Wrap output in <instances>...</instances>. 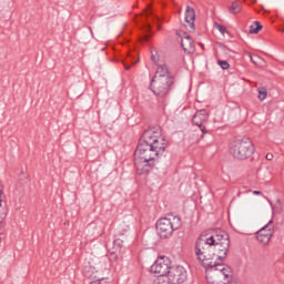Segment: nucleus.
<instances>
[{"mask_svg":"<svg viewBox=\"0 0 284 284\" xmlns=\"http://www.w3.org/2000/svg\"><path fill=\"white\" fill-rule=\"evenodd\" d=\"M230 252V236L224 231L213 235H200L195 242V256L205 267L214 261H225Z\"/></svg>","mask_w":284,"mask_h":284,"instance_id":"nucleus-1","label":"nucleus"},{"mask_svg":"<svg viewBox=\"0 0 284 284\" xmlns=\"http://www.w3.org/2000/svg\"><path fill=\"white\" fill-rule=\"evenodd\" d=\"M225 260H215L206 264V281L209 284H227L232 281V267L223 263Z\"/></svg>","mask_w":284,"mask_h":284,"instance_id":"nucleus-2","label":"nucleus"},{"mask_svg":"<svg viewBox=\"0 0 284 284\" xmlns=\"http://www.w3.org/2000/svg\"><path fill=\"white\" fill-rule=\"evenodd\" d=\"M181 216L174 214H168L164 217H161L156 222V231L161 239H170L174 231L181 227Z\"/></svg>","mask_w":284,"mask_h":284,"instance_id":"nucleus-3","label":"nucleus"},{"mask_svg":"<svg viewBox=\"0 0 284 284\" xmlns=\"http://www.w3.org/2000/svg\"><path fill=\"white\" fill-rule=\"evenodd\" d=\"M230 153L234 159H239L240 161H245L250 159L252 154H254V144L250 138H242L241 140H235L230 145Z\"/></svg>","mask_w":284,"mask_h":284,"instance_id":"nucleus-4","label":"nucleus"},{"mask_svg":"<svg viewBox=\"0 0 284 284\" xmlns=\"http://www.w3.org/2000/svg\"><path fill=\"white\" fill-rule=\"evenodd\" d=\"M142 134L144 135L145 141L151 144V148L158 156L165 152V148H168V140H165V136L161 134V128L155 126L148 129Z\"/></svg>","mask_w":284,"mask_h":284,"instance_id":"nucleus-5","label":"nucleus"},{"mask_svg":"<svg viewBox=\"0 0 284 284\" xmlns=\"http://www.w3.org/2000/svg\"><path fill=\"white\" fill-rule=\"evenodd\" d=\"M134 158L142 159L144 161H153L155 163L156 159L159 158L152 145L148 142V140H145V135H143V133L135 149Z\"/></svg>","mask_w":284,"mask_h":284,"instance_id":"nucleus-6","label":"nucleus"},{"mask_svg":"<svg viewBox=\"0 0 284 284\" xmlns=\"http://www.w3.org/2000/svg\"><path fill=\"white\" fill-rule=\"evenodd\" d=\"M172 85H174V78L163 80H151V90L153 94L158 97L159 101H165V99H168V94H170Z\"/></svg>","mask_w":284,"mask_h":284,"instance_id":"nucleus-7","label":"nucleus"},{"mask_svg":"<svg viewBox=\"0 0 284 284\" xmlns=\"http://www.w3.org/2000/svg\"><path fill=\"white\" fill-rule=\"evenodd\" d=\"M171 268L170 258L165 256L159 257L151 266V272H153V274H158V278L155 280L154 284H164L165 276H168Z\"/></svg>","mask_w":284,"mask_h":284,"instance_id":"nucleus-8","label":"nucleus"},{"mask_svg":"<svg viewBox=\"0 0 284 284\" xmlns=\"http://www.w3.org/2000/svg\"><path fill=\"white\" fill-rule=\"evenodd\" d=\"M166 278L170 284H183L187 278V271L183 266L171 267Z\"/></svg>","mask_w":284,"mask_h":284,"instance_id":"nucleus-9","label":"nucleus"},{"mask_svg":"<svg viewBox=\"0 0 284 284\" xmlns=\"http://www.w3.org/2000/svg\"><path fill=\"white\" fill-rule=\"evenodd\" d=\"M154 165H156V162H153L150 160H143L140 158H134V168H135L136 174L139 175L150 174V172L154 170Z\"/></svg>","mask_w":284,"mask_h":284,"instance_id":"nucleus-10","label":"nucleus"},{"mask_svg":"<svg viewBox=\"0 0 284 284\" xmlns=\"http://www.w3.org/2000/svg\"><path fill=\"white\" fill-rule=\"evenodd\" d=\"M273 221L271 220L266 225H264L260 231L256 232V240L263 245H267L272 240L274 234V227L272 226Z\"/></svg>","mask_w":284,"mask_h":284,"instance_id":"nucleus-11","label":"nucleus"},{"mask_svg":"<svg viewBox=\"0 0 284 284\" xmlns=\"http://www.w3.org/2000/svg\"><path fill=\"white\" fill-rule=\"evenodd\" d=\"M193 124L200 128L202 134H205V123H207V111L205 109L196 111L193 115Z\"/></svg>","mask_w":284,"mask_h":284,"instance_id":"nucleus-12","label":"nucleus"},{"mask_svg":"<svg viewBox=\"0 0 284 284\" xmlns=\"http://www.w3.org/2000/svg\"><path fill=\"white\" fill-rule=\"evenodd\" d=\"M163 79H174V77L170 74V69L165 63L158 64L155 75L153 77L152 80H163Z\"/></svg>","mask_w":284,"mask_h":284,"instance_id":"nucleus-13","label":"nucleus"},{"mask_svg":"<svg viewBox=\"0 0 284 284\" xmlns=\"http://www.w3.org/2000/svg\"><path fill=\"white\" fill-rule=\"evenodd\" d=\"M185 22H186V27L189 28V30H194V21H196V13L194 11V8L191 7H186L185 10Z\"/></svg>","mask_w":284,"mask_h":284,"instance_id":"nucleus-14","label":"nucleus"},{"mask_svg":"<svg viewBox=\"0 0 284 284\" xmlns=\"http://www.w3.org/2000/svg\"><path fill=\"white\" fill-rule=\"evenodd\" d=\"M181 45L184 52H187V54H192L195 51L194 41L186 33H184V37L181 40Z\"/></svg>","mask_w":284,"mask_h":284,"instance_id":"nucleus-15","label":"nucleus"},{"mask_svg":"<svg viewBox=\"0 0 284 284\" xmlns=\"http://www.w3.org/2000/svg\"><path fill=\"white\" fill-rule=\"evenodd\" d=\"M144 17H146V30L150 31L151 30L150 20L159 21V17L154 16V12L150 7L144 11Z\"/></svg>","mask_w":284,"mask_h":284,"instance_id":"nucleus-16","label":"nucleus"},{"mask_svg":"<svg viewBox=\"0 0 284 284\" xmlns=\"http://www.w3.org/2000/svg\"><path fill=\"white\" fill-rule=\"evenodd\" d=\"M229 10L231 14H239V12L242 10L241 3L237 1L233 2Z\"/></svg>","mask_w":284,"mask_h":284,"instance_id":"nucleus-17","label":"nucleus"},{"mask_svg":"<svg viewBox=\"0 0 284 284\" xmlns=\"http://www.w3.org/2000/svg\"><path fill=\"white\" fill-rule=\"evenodd\" d=\"M262 29H263V26H261V22H255V24L250 27V33L258 34V32H261Z\"/></svg>","mask_w":284,"mask_h":284,"instance_id":"nucleus-18","label":"nucleus"},{"mask_svg":"<svg viewBox=\"0 0 284 284\" xmlns=\"http://www.w3.org/2000/svg\"><path fill=\"white\" fill-rule=\"evenodd\" d=\"M257 92H258L257 99H258L260 101H265V100L267 99V89H265V88H260V89L257 90Z\"/></svg>","mask_w":284,"mask_h":284,"instance_id":"nucleus-19","label":"nucleus"},{"mask_svg":"<svg viewBox=\"0 0 284 284\" xmlns=\"http://www.w3.org/2000/svg\"><path fill=\"white\" fill-rule=\"evenodd\" d=\"M217 64L220 68H222V70H230V62L225 60H217Z\"/></svg>","mask_w":284,"mask_h":284,"instance_id":"nucleus-20","label":"nucleus"},{"mask_svg":"<svg viewBox=\"0 0 284 284\" xmlns=\"http://www.w3.org/2000/svg\"><path fill=\"white\" fill-rule=\"evenodd\" d=\"M251 62L254 63V65H258V61H261V58L258 55H252L250 54Z\"/></svg>","mask_w":284,"mask_h":284,"instance_id":"nucleus-21","label":"nucleus"},{"mask_svg":"<svg viewBox=\"0 0 284 284\" xmlns=\"http://www.w3.org/2000/svg\"><path fill=\"white\" fill-rule=\"evenodd\" d=\"M216 28L221 32V34H225V32H227V28L222 24H216Z\"/></svg>","mask_w":284,"mask_h":284,"instance_id":"nucleus-22","label":"nucleus"},{"mask_svg":"<svg viewBox=\"0 0 284 284\" xmlns=\"http://www.w3.org/2000/svg\"><path fill=\"white\" fill-rule=\"evenodd\" d=\"M253 194H255L256 196H263V192L261 191H253Z\"/></svg>","mask_w":284,"mask_h":284,"instance_id":"nucleus-23","label":"nucleus"},{"mask_svg":"<svg viewBox=\"0 0 284 284\" xmlns=\"http://www.w3.org/2000/svg\"><path fill=\"white\" fill-rule=\"evenodd\" d=\"M274 159V155L272 154H266V161H272Z\"/></svg>","mask_w":284,"mask_h":284,"instance_id":"nucleus-24","label":"nucleus"},{"mask_svg":"<svg viewBox=\"0 0 284 284\" xmlns=\"http://www.w3.org/2000/svg\"><path fill=\"white\" fill-rule=\"evenodd\" d=\"M243 190H245V186H243L242 190L237 193V196H241V194H245V191Z\"/></svg>","mask_w":284,"mask_h":284,"instance_id":"nucleus-25","label":"nucleus"},{"mask_svg":"<svg viewBox=\"0 0 284 284\" xmlns=\"http://www.w3.org/2000/svg\"><path fill=\"white\" fill-rule=\"evenodd\" d=\"M124 68H125V70H130V68H132V67L124 64Z\"/></svg>","mask_w":284,"mask_h":284,"instance_id":"nucleus-26","label":"nucleus"},{"mask_svg":"<svg viewBox=\"0 0 284 284\" xmlns=\"http://www.w3.org/2000/svg\"><path fill=\"white\" fill-rule=\"evenodd\" d=\"M3 194V191L0 190V195ZM0 207H1V200H0Z\"/></svg>","mask_w":284,"mask_h":284,"instance_id":"nucleus-27","label":"nucleus"},{"mask_svg":"<svg viewBox=\"0 0 284 284\" xmlns=\"http://www.w3.org/2000/svg\"><path fill=\"white\" fill-rule=\"evenodd\" d=\"M145 41H148V36L144 37Z\"/></svg>","mask_w":284,"mask_h":284,"instance_id":"nucleus-28","label":"nucleus"},{"mask_svg":"<svg viewBox=\"0 0 284 284\" xmlns=\"http://www.w3.org/2000/svg\"><path fill=\"white\" fill-rule=\"evenodd\" d=\"M200 45H201V48H203V44H202V43H200Z\"/></svg>","mask_w":284,"mask_h":284,"instance_id":"nucleus-29","label":"nucleus"},{"mask_svg":"<svg viewBox=\"0 0 284 284\" xmlns=\"http://www.w3.org/2000/svg\"><path fill=\"white\" fill-rule=\"evenodd\" d=\"M133 65H136V62H133Z\"/></svg>","mask_w":284,"mask_h":284,"instance_id":"nucleus-30","label":"nucleus"},{"mask_svg":"<svg viewBox=\"0 0 284 284\" xmlns=\"http://www.w3.org/2000/svg\"><path fill=\"white\" fill-rule=\"evenodd\" d=\"M152 59H153V61H154V55H152Z\"/></svg>","mask_w":284,"mask_h":284,"instance_id":"nucleus-31","label":"nucleus"},{"mask_svg":"<svg viewBox=\"0 0 284 284\" xmlns=\"http://www.w3.org/2000/svg\"><path fill=\"white\" fill-rule=\"evenodd\" d=\"M246 192H252V190H248V191H246Z\"/></svg>","mask_w":284,"mask_h":284,"instance_id":"nucleus-32","label":"nucleus"}]
</instances>
